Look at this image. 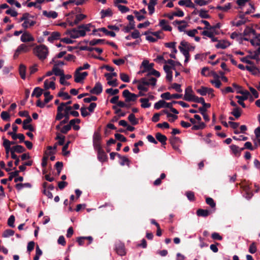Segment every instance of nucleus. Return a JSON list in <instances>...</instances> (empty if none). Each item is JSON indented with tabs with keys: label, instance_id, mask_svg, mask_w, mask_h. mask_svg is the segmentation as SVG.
Segmentation results:
<instances>
[{
	"label": "nucleus",
	"instance_id": "f257e3e1",
	"mask_svg": "<svg viewBox=\"0 0 260 260\" xmlns=\"http://www.w3.org/2000/svg\"><path fill=\"white\" fill-rule=\"evenodd\" d=\"M34 53L40 60L43 61L47 58L49 51L47 47L45 45H40L34 49Z\"/></svg>",
	"mask_w": 260,
	"mask_h": 260
},
{
	"label": "nucleus",
	"instance_id": "f03ea898",
	"mask_svg": "<svg viewBox=\"0 0 260 260\" xmlns=\"http://www.w3.org/2000/svg\"><path fill=\"white\" fill-rule=\"evenodd\" d=\"M237 93L242 94V96L236 95L235 96V98L238 100V104L242 106L243 108H245L246 106L243 103V101L248 99L250 95L249 92L247 90H237Z\"/></svg>",
	"mask_w": 260,
	"mask_h": 260
},
{
	"label": "nucleus",
	"instance_id": "7ed1b4c3",
	"mask_svg": "<svg viewBox=\"0 0 260 260\" xmlns=\"http://www.w3.org/2000/svg\"><path fill=\"white\" fill-rule=\"evenodd\" d=\"M67 34L73 39H76L85 36L84 30H82L81 28H78V27L68 30Z\"/></svg>",
	"mask_w": 260,
	"mask_h": 260
},
{
	"label": "nucleus",
	"instance_id": "20e7f679",
	"mask_svg": "<svg viewBox=\"0 0 260 260\" xmlns=\"http://www.w3.org/2000/svg\"><path fill=\"white\" fill-rule=\"evenodd\" d=\"M156 78L147 76L146 77L141 78L138 82L147 86L152 85L154 86L156 85Z\"/></svg>",
	"mask_w": 260,
	"mask_h": 260
},
{
	"label": "nucleus",
	"instance_id": "39448f33",
	"mask_svg": "<svg viewBox=\"0 0 260 260\" xmlns=\"http://www.w3.org/2000/svg\"><path fill=\"white\" fill-rule=\"evenodd\" d=\"M123 96L125 99L126 102L131 101L134 102L137 100L138 95L135 93H132L127 89L124 90L122 92Z\"/></svg>",
	"mask_w": 260,
	"mask_h": 260
},
{
	"label": "nucleus",
	"instance_id": "423d86ee",
	"mask_svg": "<svg viewBox=\"0 0 260 260\" xmlns=\"http://www.w3.org/2000/svg\"><path fill=\"white\" fill-rule=\"evenodd\" d=\"M192 92L193 91L191 87L188 86L185 90V94L184 95L183 99L186 101L191 102L195 96Z\"/></svg>",
	"mask_w": 260,
	"mask_h": 260
},
{
	"label": "nucleus",
	"instance_id": "0eeeda50",
	"mask_svg": "<svg viewBox=\"0 0 260 260\" xmlns=\"http://www.w3.org/2000/svg\"><path fill=\"white\" fill-rule=\"evenodd\" d=\"M197 92L202 96H205L207 94H211L212 96L214 95L213 93V89L211 88L206 87L205 86H201L200 89L197 90Z\"/></svg>",
	"mask_w": 260,
	"mask_h": 260
},
{
	"label": "nucleus",
	"instance_id": "6e6552de",
	"mask_svg": "<svg viewBox=\"0 0 260 260\" xmlns=\"http://www.w3.org/2000/svg\"><path fill=\"white\" fill-rule=\"evenodd\" d=\"M101 136L98 133H95L93 136V144L95 150L102 148L101 145Z\"/></svg>",
	"mask_w": 260,
	"mask_h": 260
},
{
	"label": "nucleus",
	"instance_id": "1a4fd4ad",
	"mask_svg": "<svg viewBox=\"0 0 260 260\" xmlns=\"http://www.w3.org/2000/svg\"><path fill=\"white\" fill-rule=\"evenodd\" d=\"M115 250L116 253L121 256L124 255L126 253L124 245L121 242H118L115 244Z\"/></svg>",
	"mask_w": 260,
	"mask_h": 260
},
{
	"label": "nucleus",
	"instance_id": "9d476101",
	"mask_svg": "<svg viewBox=\"0 0 260 260\" xmlns=\"http://www.w3.org/2000/svg\"><path fill=\"white\" fill-rule=\"evenodd\" d=\"M72 107H67L63 109L64 113H63V118L64 119L60 122V125L67 123L70 118V111L72 110Z\"/></svg>",
	"mask_w": 260,
	"mask_h": 260
},
{
	"label": "nucleus",
	"instance_id": "9b49d317",
	"mask_svg": "<svg viewBox=\"0 0 260 260\" xmlns=\"http://www.w3.org/2000/svg\"><path fill=\"white\" fill-rule=\"evenodd\" d=\"M172 106V103H168L166 102L164 100H160L155 103L154 107L155 109L158 110L161 108H169Z\"/></svg>",
	"mask_w": 260,
	"mask_h": 260
},
{
	"label": "nucleus",
	"instance_id": "f8f14e48",
	"mask_svg": "<svg viewBox=\"0 0 260 260\" xmlns=\"http://www.w3.org/2000/svg\"><path fill=\"white\" fill-rule=\"evenodd\" d=\"M87 75L88 73L87 72H84L82 73H75V81L76 83H80L86 78Z\"/></svg>",
	"mask_w": 260,
	"mask_h": 260
},
{
	"label": "nucleus",
	"instance_id": "ddd939ff",
	"mask_svg": "<svg viewBox=\"0 0 260 260\" xmlns=\"http://www.w3.org/2000/svg\"><path fill=\"white\" fill-rule=\"evenodd\" d=\"M103 91V86L100 82H96L94 87L90 90V92L92 94H99Z\"/></svg>",
	"mask_w": 260,
	"mask_h": 260
},
{
	"label": "nucleus",
	"instance_id": "4468645a",
	"mask_svg": "<svg viewBox=\"0 0 260 260\" xmlns=\"http://www.w3.org/2000/svg\"><path fill=\"white\" fill-rule=\"evenodd\" d=\"M20 39L22 42H29L35 40L34 37L28 32L23 33L21 36Z\"/></svg>",
	"mask_w": 260,
	"mask_h": 260
},
{
	"label": "nucleus",
	"instance_id": "2eb2a0df",
	"mask_svg": "<svg viewBox=\"0 0 260 260\" xmlns=\"http://www.w3.org/2000/svg\"><path fill=\"white\" fill-rule=\"evenodd\" d=\"M154 65V64L153 63H149L148 60H144L141 63L140 68H145V69L147 70L149 73L153 69Z\"/></svg>",
	"mask_w": 260,
	"mask_h": 260
},
{
	"label": "nucleus",
	"instance_id": "dca6fc26",
	"mask_svg": "<svg viewBox=\"0 0 260 260\" xmlns=\"http://www.w3.org/2000/svg\"><path fill=\"white\" fill-rule=\"evenodd\" d=\"M101 31L105 33L107 36H110L112 37H115L116 36L115 33L113 31H109L105 27L100 28L98 29H94L93 30V34L96 35L95 33L96 31Z\"/></svg>",
	"mask_w": 260,
	"mask_h": 260
},
{
	"label": "nucleus",
	"instance_id": "f3484780",
	"mask_svg": "<svg viewBox=\"0 0 260 260\" xmlns=\"http://www.w3.org/2000/svg\"><path fill=\"white\" fill-rule=\"evenodd\" d=\"M157 0H150V2L148 4V9L149 15H151L154 13L155 11L154 7L157 4Z\"/></svg>",
	"mask_w": 260,
	"mask_h": 260
},
{
	"label": "nucleus",
	"instance_id": "a211bd4d",
	"mask_svg": "<svg viewBox=\"0 0 260 260\" xmlns=\"http://www.w3.org/2000/svg\"><path fill=\"white\" fill-rule=\"evenodd\" d=\"M178 4L181 6H185L186 7L194 8V5L191 0H180Z\"/></svg>",
	"mask_w": 260,
	"mask_h": 260
},
{
	"label": "nucleus",
	"instance_id": "6ab92c4d",
	"mask_svg": "<svg viewBox=\"0 0 260 260\" xmlns=\"http://www.w3.org/2000/svg\"><path fill=\"white\" fill-rule=\"evenodd\" d=\"M86 17V16L84 14H78L76 16V18L74 21L72 22H71L70 24L72 26H74V25H76L78 24L81 20L85 19Z\"/></svg>",
	"mask_w": 260,
	"mask_h": 260
},
{
	"label": "nucleus",
	"instance_id": "aec40b11",
	"mask_svg": "<svg viewBox=\"0 0 260 260\" xmlns=\"http://www.w3.org/2000/svg\"><path fill=\"white\" fill-rule=\"evenodd\" d=\"M230 148L232 150L233 153L236 156H239L241 151H243L245 148H239L238 146L235 145H232L230 146Z\"/></svg>",
	"mask_w": 260,
	"mask_h": 260
},
{
	"label": "nucleus",
	"instance_id": "412c9836",
	"mask_svg": "<svg viewBox=\"0 0 260 260\" xmlns=\"http://www.w3.org/2000/svg\"><path fill=\"white\" fill-rule=\"evenodd\" d=\"M159 25L162 27V29L166 31H171L172 27L167 24V22L165 19L160 20Z\"/></svg>",
	"mask_w": 260,
	"mask_h": 260
},
{
	"label": "nucleus",
	"instance_id": "4be33fe9",
	"mask_svg": "<svg viewBox=\"0 0 260 260\" xmlns=\"http://www.w3.org/2000/svg\"><path fill=\"white\" fill-rule=\"evenodd\" d=\"M155 137L157 140L160 142L162 145L166 144L167 138L165 135L160 133H157L155 135Z\"/></svg>",
	"mask_w": 260,
	"mask_h": 260
},
{
	"label": "nucleus",
	"instance_id": "5701e85b",
	"mask_svg": "<svg viewBox=\"0 0 260 260\" xmlns=\"http://www.w3.org/2000/svg\"><path fill=\"white\" fill-rule=\"evenodd\" d=\"M43 15L48 18H52L53 19L56 18L58 14L55 11H47L46 10L43 11Z\"/></svg>",
	"mask_w": 260,
	"mask_h": 260
},
{
	"label": "nucleus",
	"instance_id": "b1692460",
	"mask_svg": "<svg viewBox=\"0 0 260 260\" xmlns=\"http://www.w3.org/2000/svg\"><path fill=\"white\" fill-rule=\"evenodd\" d=\"M96 150L98 151V159L101 162L105 161L107 158V156L105 152L102 150V148Z\"/></svg>",
	"mask_w": 260,
	"mask_h": 260
},
{
	"label": "nucleus",
	"instance_id": "393cba45",
	"mask_svg": "<svg viewBox=\"0 0 260 260\" xmlns=\"http://www.w3.org/2000/svg\"><path fill=\"white\" fill-rule=\"evenodd\" d=\"M230 43L226 41H220L218 42V43L215 45V47L217 48H221V49H225L228 47L230 46Z\"/></svg>",
	"mask_w": 260,
	"mask_h": 260
},
{
	"label": "nucleus",
	"instance_id": "a878e982",
	"mask_svg": "<svg viewBox=\"0 0 260 260\" xmlns=\"http://www.w3.org/2000/svg\"><path fill=\"white\" fill-rule=\"evenodd\" d=\"M101 18H103L106 17L112 16L113 13L110 9H107L106 10H102L101 12Z\"/></svg>",
	"mask_w": 260,
	"mask_h": 260
},
{
	"label": "nucleus",
	"instance_id": "bb28decb",
	"mask_svg": "<svg viewBox=\"0 0 260 260\" xmlns=\"http://www.w3.org/2000/svg\"><path fill=\"white\" fill-rule=\"evenodd\" d=\"M245 68L254 75H256L259 73L258 69L254 66H247Z\"/></svg>",
	"mask_w": 260,
	"mask_h": 260
},
{
	"label": "nucleus",
	"instance_id": "cd10ccee",
	"mask_svg": "<svg viewBox=\"0 0 260 260\" xmlns=\"http://www.w3.org/2000/svg\"><path fill=\"white\" fill-rule=\"evenodd\" d=\"M180 45L183 47L185 49L188 50V51L194 49V47L192 46L188 42L184 40L181 42Z\"/></svg>",
	"mask_w": 260,
	"mask_h": 260
},
{
	"label": "nucleus",
	"instance_id": "c85d7f7f",
	"mask_svg": "<svg viewBox=\"0 0 260 260\" xmlns=\"http://www.w3.org/2000/svg\"><path fill=\"white\" fill-rule=\"evenodd\" d=\"M25 148L21 145H16L11 148V151L17 153H22L25 151Z\"/></svg>",
	"mask_w": 260,
	"mask_h": 260
},
{
	"label": "nucleus",
	"instance_id": "c756f323",
	"mask_svg": "<svg viewBox=\"0 0 260 260\" xmlns=\"http://www.w3.org/2000/svg\"><path fill=\"white\" fill-rule=\"evenodd\" d=\"M43 93V89L41 88L37 87H36L31 94V96H36L39 98Z\"/></svg>",
	"mask_w": 260,
	"mask_h": 260
},
{
	"label": "nucleus",
	"instance_id": "7c9ffc66",
	"mask_svg": "<svg viewBox=\"0 0 260 260\" xmlns=\"http://www.w3.org/2000/svg\"><path fill=\"white\" fill-rule=\"evenodd\" d=\"M60 34L58 32H53L51 35L48 37V41L50 42H53L54 40L59 39Z\"/></svg>",
	"mask_w": 260,
	"mask_h": 260
},
{
	"label": "nucleus",
	"instance_id": "2f4dec72",
	"mask_svg": "<svg viewBox=\"0 0 260 260\" xmlns=\"http://www.w3.org/2000/svg\"><path fill=\"white\" fill-rule=\"evenodd\" d=\"M141 104V107L143 108H147L150 107L151 104L149 102V99L146 98H142L140 100Z\"/></svg>",
	"mask_w": 260,
	"mask_h": 260
},
{
	"label": "nucleus",
	"instance_id": "473e14b6",
	"mask_svg": "<svg viewBox=\"0 0 260 260\" xmlns=\"http://www.w3.org/2000/svg\"><path fill=\"white\" fill-rule=\"evenodd\" d=\"M44 88L45 89L52 88L54 89L55 88V83L53 81L48 82L47 80H45L44 83Z\"/></svg>",
	"mask_w": 260,
	"mask_h": 260
},
{
	"label": "nucleus",
	"instance_id": "72a5a7b5",
	"mask_svg": "<svg viewBox=\"0 0 260 260\" xmlns=\"http://www.w3.org/2000/svg\"><path fill=\"white\" fill-rule=\"evenodd\" d=\"M53 70L54 74L56 76H59L60 77L64 76L63 71L59 69L56 66H54Z\"/></svg>",
	"mask_w": 260,
	"mask_h": 260
},
{
	"label": "nucleus",
	"instance_id": "f704fd0d",
	"mask_svg": "<svg viewBox=\"0 0 260 260\" xmlns=\"http://www.w3.org/2000/svg\"><path fill=\"white\" fill-rule=\"evenodd\" d=\"M197 214L199 216L206 217L209 215V211L200 209L197 210Z\"/></svg>",
	"mask_w": 260,
	"mask_h": 260
},
{
	"label": "nucleus",
	"instance_id": "c9c22d12",
	"mask_svg": "<svg viewBox=\"0 0 260 260\" xmlns=\"http://www.w3.org/2000/svg\"><path fill=\"white\" fill-rule=\"evenodd\" d=\"M128 119L132 125H136L138 123V119L135 117L133 113H131L128 117Z\"/></svg>",
	"mask_w": 260,
	"mask_h": 260
},
{
	"label": "nucleus",
	"instance_id": "e433bc0d",
	"mask_svg": "<svg viewBox=\"0 0 260 260\" xmlns=\"http://www.w3.org/2000/svg\"><path fill=\"white\" fill-rule=\"evenodd\" d=\"M35 24L36 21L28 19L23 22V23L22 24V26L24 28H27L28 27L34 25Z\"/></svg>",
	"mask_w": 260,
	"mask_h": 260
},
{
	"label": "nucleus",
	"instance_id": "4c0bfd02",
	"mask_svg": "<svg viewBox=\"0 0 260 260\" xmlns=\"http://www.w3.org/2000/svg\"><path fill=\"white\" fill-rule=\"evenodd\" d=\"M28 50L29 49L28 47L26 45L22 44L20 45H19L17 48L16 50V53L21 52H27V51H28Z\"/></svg>",
	"mask_w": 260,
	"mask_h": 260
},
{
	"label": "nucleus",
	"instance_id": "58836bf2",
	"mask_svg": "<svg viewBox=\"0 0 260 260\" xmlns=\"http://www.w3.org/2000/svg\"><path fill=\"white\" fill-rule=\"evenodd\" d=\"M26 67L24 64H20L19 67V74L21 78L25 79Z\"/></svg>",
	"mask_w": 260,
	"mask_h": 260
},
{
	"label": "nucleus",
	"instance_id": "ea45409f",
	"mask_svg": "<svg viewBox=\"0 0 260 260\" xmlns=\"http://www.w3.org/2000/svg\"><path fill=\"white\" fill-rule=\"evenodd\" d=\"M63 110V109L61 108L60 106H58L57 110V114L56 116L55 119L56 120H60L62 118H63V113H62V111Z\"/></svg>",
	"mask_w": 260,
	"mask_h": 260
},
{
	"label": "nucleus",
	"instance_id": "a19ab883",
	"mask_svg": "<svg viewBox=\"0 0 260 260\" xmlns=\"http://www.w3.org/2000/svg\"><path fill=\"white\" fill-rule=\"evenodd\" d=\"M93 26L90 23H88L87 24L81 25L78 26V28H81L82 30H84L85 33L86 34V31H90L91 28Z\"/></svg>",
	"mask_w": 260,
	"mask_h": 260
},
{
	"label": "nucleus",
	"instance_id": "79ce46f5",
	"mask_svg": "<svg viewBox=\"0 0 260 260\" xmlns=\"http://www.w3.org/2000/svg\"><path fill=\"white\" fill-rule=\"evenodd\" d=\"M31 185L29 183H18L16 185V188L17 190H20L24 187L30 188Z\"/></svg>",
	"mask_w": 260,
	"mask_h": 260
},
{
	"label": "nucleus",
	"instance_id": "37998d69",
	"mask_svg": "<svg viewBox=\"0 0 260 260\" xmlns=\"http://www.w3.org/2000/svg\"><path fill=\"white\" fill-rule=\"evenodd\" d=\"M115 6L118 9L121 13H125L129 11V9L125 6L118 5Z\"/></svg>",
	"mask_w": 260,
	"mask_h": 260
},
{
	"label": "nucleus",
	"instance_id": "c03bdc74",
	"mask_svg": "<svg viewBox=\"0 0 260 260\" xmlns=\"http://www.w3.org/2000/svg\"><path fill=\"white\" fill-rule=\"evenodd\" d=\"M14 234V232L10 229L6 230H5L3 234V237L4 238H8L10 236H13Z\"/></svg>",
	"mask_w": 260,
	"mask_h": 260
},
{
	"label": "nucleus",
	"instance_id": "a18cd8bd",
	"mask_svg": "<svg viewBox=\"0 0 260 260\" xmlns=\"http://www.w3.org/2000/svg\"><path fill=\"white\" fill-rule=\"evenodd\" d=\"M44 95L45 96V99H44L45 103H48L53 98V96L50 95V92H49V91H46V92H44Z\"/></svg>",
	"mask_w": 260,
	"mask_h": 260
},
{
	"label": "nucleus",
	"instance_id": "49530a36",
	"mask_svg": "<svg viewBox=\"0 0 260 260\" xmlns=\"http://www.w3.org/2000/svg\"><path fill=\"white\" fill-rule=\"evenodd\" d=\"M231 114L234 116L236 118H238L241 116L240 108L239 107L234 108L231 112Z\"/></svg>",
	"mask_w": 260,
	"mask_h": 260
},
{
	"label": "nucleus",
	"instance_id": "de8ad7c7",
	"mask_svg": "<svg viewBox=\"0 0 260 260\" xmlns=\"http://www.w3.org/2000/svg\"><path fill=\"white\" fill-rule=\"evenodd\" d=\"M251 32H253V29L247 26L243 32V36L250 37L251 35Z\"/></svg>",
	"mask_w": 260,
	"mask_h": 260
},
{
	"label": "nucleus",
	"instance_id": "09e8293b",
	"mask_svg": "<svg viewBox=\"0 0 260 260\" xmlns=\"http://www.w3.org/2000/svg\"><path fill=\"white\" fill-rule=\"evenodd\" d=\"M120 78L121 80L124 82L128 83L130 81L129 78L128 76L125 73H120Z\"/></svg>",
	"mask_w": 260,
	"mask_h": 260
},
{
	"label": "nucleus",
	"instance_id": "8fccbe9b",
	"mask_svg": "<svg viewBox=\"0 0 260 260\" xmlns=\"http://www.w3.org/2000/svg\"><path fill=\"white\" fill-rule=\"evenodd\" d=\"M58 95L59 97H62L63 100H69L71 99V96L67 92H64L62 91H60L58 93Z\"/></svg>",
	"mask_w": 260,
	"mask_h": 260
},
{
	"label": "nucleus",
	"instance_id": "3c124183",
	"mask_svg": "<svg viewBox=\"0 0 260 260\" xmlns=\"http://www.w3.org/2000/svg\"><path fill=\"white\" fill-rule=\"evenodd\" d=\"M208 11L201 9L199 12V16L202 18H209L210 16L207 14Z\"/></svg>",
	"mask_w": 260,
	"mask_h": 260
},
{
	"label": "nucleus",
	"instance_id": "603ef678",
	"mask_svg": "<svg viewBox=\"0 0 260 260\" xmlns=\"http://www.w3.org/2000/svg\"><path fill=\"white\" fill-rule=\"evenodd\" d=\"M56 139L58 140L57 144L59 145H63L64 144L65 139L64 136L58 135L56 137Z\"/></svg>",
	"mask_w": 260,
	"mask_h": 260
},
{
	"label": "nucleus",
	"instance_id": "864d4df0",
	"mask_svg": "<svg viewBox=\"0 0 260 260\" xmlns=\"http://www.w3.org/2000/svg\"><path fill=\"white\" fill-rule=\"evenodd\" d=\"M15 222V217L13 215H11L8 220V224L9 226L14 228Z\"/></svg>",
	"mask_w": 260,
	"mask_h": 260
},
{
	"label": "nucleus",
	"instance_id": "5fc2aeb1",
	"mask_svg": "<svg viewBox=\"0 0 260 260\" xmlns=\"http://www.w3.org/2000/svg\"><path fill=\"white\" fill-rule=\"evenodd\" d=\"M104 42V40L102 39H93L91 40L89 44L91 46H94L100 43H103Z\"/></svg>",
	"mask_w": 260,
	"mask_h": 260
},
{
	"label": "nucleus",
	"instance_id": "6e6d98bb",
	"mask_svg": "<svg viewBox=\"0 0 260 260\" xmlns=\"http://www.w3.org/2000/svg\"><path fill=\"white\" fill-rule=\"evenodd\" d=\"M171 87L177 92H181L182 91V90L181 88V85L179 84L174 83L172 84Z\"/></svg>",
	"mask_w": 260,
	"mask_h": 260
},
{
	"label": "nucleus",
	"instance_id": "4d7b16f0",
	"mask_svg": "<svg viewBox=\"0 0 260 260\" xmlns=\"http://www.w3.org/2000/svg\"><path fill=\"white\" fill-rule=\"evenodd\" d=\"M231 4L228 3L226 5H225L224 6H217L216 8L219 10L223 11H226L227 10H229L231 8Z\"/></svg>",
	"mask_w": 260,
	"mask_h": 260
},
{
	"label": "nucleus",
	"instance_id": "13d9d810",
	"mask_svg": "<svg viewBox=\"0 0 260 260\" xmlns=\"http://www.w3.org/2000/svg\"><path fill=\"white\" fill-rule=\"evenodd\" d=\"M115 137L116 139L121 142H125L126 141V138L125 137H124L122 135L118 133L115 134Z\"/></svg>",
	"mask_w": 260,
	"mask_h": 260
},
{
	"label": "nucleus",
	"instance_id": "bf43d9fd",
	"mask_svg": "<svg viewBox=\"0 0 260 260\" xmlns=\"http://www.w3.org/2000/svg\"><path fill=\"white\" fill-rule=\"evenodd\" d=\"M97 100V97H96L95 96L91 95L90 97L84 98L83 99V101L85 103H90L91 101H95Z\"/></svg>",
	"mask_w": 260,
	"mask_h": 260
},
{
	"label": "nucleus",
	"instance_id": "052dcab7",
	"mask_svg": "<svg viewBox=\"0 0 260 260\" xmlns=\"http://www.w3.org/2000/svg\"><path fill=\"white\" fill-rule=\"evenodd\" d=\"M160 97L165 100H170L172 99V94L169 92H166L162 93Z\"/></svg>",
	"mask_w": 260,
	"mask_h": 260
},
{
	"label": "nucleus",
	"instance_id": "680f3d73",
	"mask_svg": "<svg viewBox=\"0 0 260 260\" xmlns=\"http://www.w3.org/2000/svg\"><path fill=\"white\" fill-rule=\"evenodd\" d=\"M106 93L110 94L111 95H116L119 92V90L118 89H113L112 88H108L106 90Z\"/></svg>",
	"mask_w": 260,
	"mask_h": 260
},
{
	"label": "nucleus",
	"instance_id": "e2e57ef3",
	"mask_svg": "<svg viewBox=\"0 0 260 260\" xmlns=\"http://www.w3.org/2000/svg\"><path fill=\"white\" fill-rule=\"evenodd\" d=\"M206 202L207 204L210 205L211 208H214L215 207V203L214 200L211 198H207L206 200Z\"/></svg>",
	"mask_w": 260,
	"mask_h": 260
},
{
	"label": "nucleus",
	"instance_id": "0e129e2a",
	"mask_svg": "<svg viewBox=\"0 0 260 260\" xmlns=\"http://www.w3.org/2000/svg\"><path fill=\"white\" fill-rule=\"evenodd\" d=\"M191 102L201 103L202 104H205V100L203 98H202V97L199 98L196 95L194 96V98H193V99Z\"/></svg>",
	"mask_w": 260,
	"mask_h": 260
},
{
	"label": "nucleus",
	"instance_id": "69168bd1",
	"mask_svg": "<svg viewBox=\"0 0 260 260\" xmlns=\"http://www.w3.org/2000/svg\"><path fill=\"white\" fill-rule=\"evenodd\" d=\"M6 13L8 15H11L12 17H16L18 15L17 12L14 10L8 9L6 11Z\"/></svg>",
	"mask_w": 260,
	"mask_h": 260
},
{
	"label": "nucleus",
	"instance_id": "338daca9",
	"mask_svg": "<svg viewBox=\"0 0 260 260\" xmlns=\"http://www.w3.org/2000/svg\"><path fill=\"white\" fill-rule=\"evenodd\" d=\"M134 14L135 15L136 17L137 18L138 21H141L145 18V16L143 15H141L140 12L137 11H134Z\"/></svg>",
	"mask_w": 260,
	"mask_h": 260
},
{
	"label": "nucleus",
	"instance_id": "774afa93",
	"mask_svg": "<svg viewBox=\"0 0 260 260\" xmlns=\"http://www.w3.org/2000/svg\"><path fill=\"white\" fill-rule=\"evenodd\" d=\"M147 85H143L142 83L139 82L137 88L140 91H143L146 92L148 91V88L146 87Z\"/></svg>",
	"mask_w": 260,
	"mask_h": 260
}]
</instances>
